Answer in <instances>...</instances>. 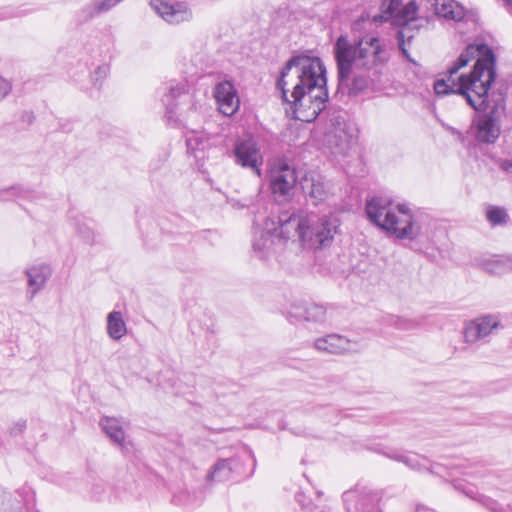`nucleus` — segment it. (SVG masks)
<instances>
[{"instance_id":"423d86ee","label":"nucleus","mask_w":512,"mask_h":512,"mask_svg":"<svg viewBox=\"0 0 512 512\" xmlns=\"http://www.w3.org/2000/svg\"><path fill=\"white\" fill-rule=\"evenodd\" d=\"M306 229L302 236V245L313 250L328 248L335 236L340 233V219L335 214L306 215Z\"/></svg>"},{"instance_id":"2f4dec72","label":"nucleus","mask_w":512,"mask_h":512,"mask_svg":"<svg viewBox=\"0 0 512 512\" xmlns=\"http://www.w3.org/2000/svg\"><path fill=\"white\" fill-rule=\"evenodd\" d=\"M401 0H384L381 5L382 15H379L378 18L381 21H386L390 17H393L394 13L400 7ZM374 20H377V16L374 17Z\"/></svg>"},{"instance_id":"9d476101","label":"nucleus","mask_w":512,"mask_h":512,"mask_svg":"<svg viewBox=\"0 0 512 512\" xmlns=\"http://www.w3.org/2000/svg\"><path fill=\"white\" fill-rule=\"evenodd\" d=\"M269 182L272 194L275 197L290 198L297 183L296 171L287 163L278 161L270 170Z\"/></svg>"},{"instance_id":"412c9836","label":"nucleus","mask_w":512,"mask_h":512,"mask_svg":"<svg viewBox=\"0 0 512 512\" xmlns=\"http://www.w3.org/2000/svg\"><path fill=\"white\" fill-rule=\"evenodd\" d=\"M123 0H91L79 10V18L83 22H88L95 17L109 12Z\"/></svg>"},{"instance_id":"dca6fc26","label":"nucleus","mask_w":512,"mask_h":512,"mask_svg":"<svg viewBox=\"0 0 512 512\" xmlns=\"http://www.w3.org/2000/svg\"><path fill=\"white\" fill-rule=\"evenodd\" d=\"M214 96L219 111L225 116L235 114L240 106V100L233 84L229 81L220 82L214 90Z\"/></svg>"},{"instance_id":"4468645a","label":"nucleus","mask_w":512,"mask_h":512,"mask_svg":"<svg viewBox=\"0 0 512 512\" xmlns=\"http://www.w3.org/2000/svg\"><path fill=\"white\" fill-rule=\"evenodd\" d=\"M347 512H377L379 496L377 493L350 490L343 493Z\"/></svg>"},{"instance_id":"e433bc0d","label":"nucleus","mask_w":512,"mask_h":512,"mask_svg":"<svg viewBox=\"0 0 512 512\" xmlns=\"http://www.w3.org/2000/svg\"><path fill=\"white\" fill-rule=\"evenodd\" d=\"M26 428V421L25 420H19L10 428V434L11 435H18L22 433Z\"/></svg>"},{"instance_id":"c85d7f7f","label":"nucleus","mask_w":512,"mask_h":512,"mask_svg":"<svg viewBox=\"0 0 512 512\" xmlns=\"http://www.w3.org/2000/svg\"><path fill=\"white\" fill-rule=\"evenodd\" d=\"M355 130L351 125L344 124L343 127L335 129L334 137L339 139L336 145L340 151H344L348 148L349 144L355 138Z\"/></svg>"},{"instance_id":"ddd939ff","label":"nucleus","mask_w":512,"mask_h":512,"mask_svg":"<svg viewBox=\"0 0 512 512\" xmlns=\"http://www.w3.org/2000/svg\"><path fill=\"white\" fill-rule=\"evenodd\" d=\"M500 326V320L496 315H484L469 321L465 325L464 339L466 343H476Z\"/></svg>"},{"instance_id":"9b49d317","label":"nucleus","mask_w":512,"mask_h":512,"mask_svg":"<svg viewBox=\"0 0 512 512\" xmlns=\"http://www.w3.org/2000/svg\"><path fill=\"white\" fill-rule=\"evenodd\" d=\"M301 188L314 206L323 203L332 194L331 183L321 174L307 173L300 181Z\"/></svg>"},{"instance_id":"20e7f679","label":"nucleus","mask_w":512,"mask_h":512,"mask_svg":"<svg viewBox=\"0 0 512 512\" xmlns=\"http://www.w3.org/2000/svg\"><path fill=\"white\" fill-rule=\"evenodd\" d=\"M367 218L381 230L399 240H418L427 236V216L414 213L405 203L394 204L384 197H373L365 206Z\"/></svg>"},{"instance_id":"b1692460","label":"nucleus","mask_w":512,"mask_h":512,"mask_svg":"<svg viewBox=\"0 0 512 512\" xmlns=\"http://www.w3.org/2000/svg\"><path fill=\"white\" fill-rule=\"evenodd\" d=\"M107 334L114 340L119 341L127 333V326L120 311H112L107 315Z\"/></svg>"},{"instance_id":"7ed1b4c3","label":"nucleus","mask_w":512,"mask_h":512,"mask_svg":"<svg viewBox=\"0 0 512 512\" xmlns=\"http://www.w3.org/2000/svg\"><path fill=\"white\" fill-rule=\"evenodd\" d=\"M333 55L337 66L338 88L350 96H357L370 85L367 72L386 61L378 37L363 36L350 39L340 35L333 44Z\"/></svg>"},{"instance_id":"c03bdc74","label":"nucleus","mask_w":512,"mask_h":512,"mask_svg":"<svg viewBox=\"0 0 512 512\" xmlns=\"http://www.w3.org/2000/svg\"><path fill=\"white\" fill-rule=\"evenodd\" d=\"M466 495H467V496H469V497H471V498H474V497L472 496V494H470L469 492H466Z\"/></svg>"},{"instance_id":"aec40b11","label":"nucleus","mask_w":512,"mask_h":512,"mask_svg":"<svg viewBox=\"0 0 512 512\" xmlns=\"http://www.w3.org/2000/svg\"><path fill=\"white\" fill-rule=\"evenodd\" d=\"M238 469V461L235 458L220 459L207 474V481L211 483L224 482L232 478Z\"/></svg>"},{"instance_id":"39448f33","label":"nucleus","mask_w":512,"mask_h":512,"mask_svg":"<svg viewBox=\"0 0 512 512\" xmlns=\"http://www.w3.org/2000/svg\"><path fill=\"white\" fill-rule=\"evenodd\" d=\"M475 111L481 112L472 121L471 132L479 143L494 144L501 134V120L506 111V92L503 88L471 96Z\"/></svg>"},{"instance_id":"6ab92c4d","label":"nucleus","mask_w":512,"mask_h":512,"mask_svg":"<svg viewBox=\"0 0 512 512\" xmlns=\"http://www.w3.org/2000/svg\"><path fill=\"white\" fill-rule=\"evenodd\" d=\"M186 146L187 152L194 157L198 168L201 169L210 147L208 137L202 132L191 131L186 136Z\"/></svg>"},{"instance_id":"f704fd0d","label":"nucleus","mask_w":512,"mask_h":512,"mask_svg":"<svg viewBox=\"0 0 512 512\" xmlns=\"http://www.w3.org/2000/svg\"><path fill=\"white\" fill-rule=\"evenodd\" d=\"M492 512H506V509L496 503L494 500L481 496L479 499Z\"/></svg>"},{"instance_id":"a19ab883","label":"nucleus","mask_w":512,"mask_h":512,"mask_svg":"<svg viewBox=\"0 0 512 512\" xmlns=\"http://www.w3.org/2000/svg\"><path fill=\"white\" fill-rule=\"evenodd\" d=\"M402 322L403 323H401V325H399V328H401V329H410L413 327V324L410 321H402Z\"/></svg>"},{"instance_id":"0eeeda50","label":"nucleus","mask_w":512,"mask_h":512,"mask_svg":"<svg viewBox=\"0 0 512 512\" xmlns=\"http://www.w3.org/2000/svg\"><path fill=\"white\" fill-rule=\"evenodd\" d=\"M166 108L165 117L170 123H177L181 118L198 109L194 96L188 92L185 81H170L167 92L162 97Z\"/></svg>"},{"instance_id":"37998d69","label":"nucleus","mask_w":512,"mask_h":512,"mask_svg":"<svg viewBox=\"0 0 512 512\" xmlns=\"http://www.w3.org/2000/svg\"><path fill=\"white\" fill-rule=\"evenodd\" d=\"M27 115H28L29 121L31 122L32 118H33V115L32 114H27Z\"/></svg>"},{"instance_id":"c9c22d12","label":"nucleus","mask_w":512,"mask_h":512,"mask_svg":"<svg viewBox=\"0 0 512 512\" xmlns=\"http://www.w3.org/2000/svg\"><path fill=\"white\" fill-rule=\"evenodd\" d=\"M12 90V84L6 78L0 76V101H2Z\"/></svg>"},{"instance_id":"72a5a7b5","label":"nucleus","mask_w":512,"mask_h":512,"mask_svg":"<svg viewBox=\"0 0 512 512\" xmlns=\"http://www.w3.org/2000/svg\"><path fill=\"white\" fill-rule=\"evenodd\" d=\"M28 191L22 186H11L0 190V201H9L18 197H24Z\"/></svg>"},{"instance_id":"7c9ffc66","label":"nucleus","mask_w":512,"mask_h":512,"mask_svg":"<svg viewBox=\"0 0 512 512\" xmlns=\"http://www.w3.org/2000/svg\"><path fill=\"white\" fill-rule=\"evenodd\" d=\"M308 302L305 301H297L293 302L288 311L287 318L291 323H300L303 322V316L305 314L306 305Z\"/></svg>"},{"instance_id":"f257e3e1","label":"nucleus","mask_w":512,"mask_h":512,"mask_svg":"<svg viewBox=\"0 0 512 512\" xmlns=\"http://www.w3.org/2000/svg\"><path fill=\"white\" fill-rule=\"evenodd\" d=\"M276 87L281 91L287 115L293 119L309 123L326 108V67L319 57L298 54L289 58Z\"/></svg>"},{"instance_id":"393cba45","label":"nucleus","mask_w":512,"mask_h":512,"mask_svg":"<svg viewBox=\"0 0 512 512\" xmlns=\"http://www.w3.org/2000/svg\"><path fill=\"white\" fill-rule=\"evenodd\" d=\"M383 454L391 460L405 464L412 470H421L425 467V465L422 463L425 461V459L415 453H404L398 450L390 449L389 451H385Z\"/></svg>"},{"instance_id":"f8f14e48","label":"nucleus","mask_w":512,"mask_h":512,"mask_svg":"<svg viewBox=\"0 0 512 512\" xmlns=\"http://www.w3.org/2000/svg\"><path fill=\"white\" fill-rule=\"evenodd\" d=\"M306 213L304 212H285L278 217L277 234L281 240H287L298 236L302 242L303 232L306 229Z\"/></svg>"},{"instance_id":"a211bd4d","label":"nucleus","mask_w":512,"mask_h":512,"mask_svg":"<svg viewBox=\"0 0 512 512\" xmlns=\"http://www.w3.org/2000/svg\"><path fill=\"white\" fill-rule=\"evenodd\" d=\"M352 343L339 334H329L314 341V348L326 354L340 355L351 350Z\"/></svg>"},{"instance_id":"f03ea898","label":"nucleus","mask_w":512,"mask_h":512,"mask_svg":"<svg viewBox=\"0 0 512 512\" xmlns=\"http://www.w3.org/2000/svg\"><path fill=\"white\" fill-rule=\"evenodd\" d=\"M496 78V57L484 43L470 44L447 70V78L434 83L439 96L457 94L468 105H474L471 96L486 93Z\"/></svg>"},{"instance_id":"ea45409f","label":"nucleus","mask_w":512,"mask_h":512,"mask_svg":"<svg viewBox=\"0 0 512 512\" xmlns=\"http://www.w3.org/2000/svg\"><path fill=\"white\" fill-rule=\"evenodd\" d=\"M503 2L507 11L512 15V0H503Z\"/></svg>"},{"instance_id":"bb28decb","label":"nucleus","mask_w":512,"mask_h":512,"mask_svg":"<svg viewBox=\"0 0 512 512\" xmlns=\"http://www.w3.org/2000/svg\"><path fill=\"white\" fill-rule=\"evenodd\" d=\"M28 286L30 289V298H33L44 286L47 275L43 267H32L26 270Z\"/></svg>"},{"instance_id":"c756f323","label":"nucleus","mask_w":512,"mask_h":512,"mask_svg":"<svg viewBox=\"0 0 512 512\" xmlns=\"http://www.w3.org/2000/svg\"><path fill=\"white\" fill-rule=\"evenodd\" d=\"M486 218L492 226L504 225L509 219L506 210L498 206H489L486 210Z\"/></svg>"},{"instance_id":"a878e982","label":"nucleus","mask_w":512,"mask_h":512,"mask_svg":"<svg viewBox=\"0 0 512 512\" xmlns=\"http://www.w3.org/2000/svg\"><path fill=\"white\" fill-rule=\"evenodd\" d=\"M483 267L492 274L512 271V255L493 256L483 262Z\"/></svg>"},{"instance_id":"58836bf2","label":"nucleus","mask_w":512,"mask_h":512,"mask_svg":"<svg viewBox=\"0 0 512 512\" xmlns=\"http://www.w3.org/2000/svg\"><path fill=\"white\" fill-rule=\"evenodd\" d=\"M78 232L83 236V238L85 240H89L90 239V231H89L88 228H85L84 230L79 229Z\"/></svg>"},{"instance_id":"2eb2a0df","label":"nucleus","mask_w":512,"mask_h":512,"mask_svg":"<svg viewBox=\"0 0 512 512\" xmlns=\"http://www.w3.org/2000/svg\"><path fill=\"white\" fill-rule=\"evenodd\" d=\"M150 7L164 21L170 24H179L189 21L192 17L191 11L181 3L170 4L163 0H151Z\"/></svg>"},{"instance_id":"4be33fe9","label":"nucleus","mask_w":512,"mask_h":512,"mask_svg":"<svg viewBox=\"0 0 512 512\" xmlns=\"http://www.w3.org/2000/svg\"><path fill=\"white\" fill-rule=\"evenodd\" d=\"M100 426L103 432L115 444L123 447L125 445V431L122 421L115 417L105 416L100 420Z\"/></svg>"},{"instance_id":"1a4fd4ad","label":"nucleus","mask_w":512,"mask_h":512,"mask_svg":"<svg viewBox=\"0 0 512 512\" xmlns=\"http://www.w3.org/2000/svg\"><path fill=\"white\" fill-rule=\"evenodd\" d=\"M232 153L237 165L250 169L258 177L262 176L263 155L252 137L236 140Z\"/></svg>"},{"instance_id":"79ce46f5","label":"nucleus","mask_w":512,"mask_h":512,"mask_svg":"<svg viewBox=\"0 0 512 512\" xmlns=\"http://www.w3.org/2000/svg\"><path fill=\"white\" fill-rule=\"evenodd\" d=\"M304 498H305V496L302 493H298L296 495L297 502L300 503L303 507H305V505H304Z\"/></svg>"},{"instance_id":"cd10ccee","label":"nucleus","mask_w":512,"mask_h":512,"mask_svg":"<svg viewBox=\"0 0 512 512\" xmlns=\"http://www.w3.org/2000/svg\"><path fill=\"white\" fill-rule=\"evenodd\" d=\"M326 318V309L322 305L308 302L303 316V322L322 323Z\"/></svg>"},{"instance_id":"5701e85b","label":"nucleus","mask_w":512,"mask_h":512,"mask_svg":"<svg viewBox=\"0 0 512 512\" xmlns=\"http://www.w3.org/2000/svg\"><path fill=\"white\" fill-rule=\"evenodd\" d=\"M435 14L445 19L460 21L464 18V8L454 0H435Z\"/></svg>"},{"instance_id":"6e6552de","label":"nucleus","mask_w":512,"mask_h":512,"mask_svg":"<svg viewBox=\"0 0 512 512\" xmlns=\"http://www.w3.org/2000/svg\"><path fill=\"white\" fill-rule=\"evenodd\" d=\"M418 7L414 0L409 1L402 8H398V10L394 13L393 17L396 18V22L400 24L402 27L397 31V41L398 47L401 50L403 56L410 62H414L410 57L408 50L406 48V42H410L414 37L413 30L418 28L416 18Z\"/></svg>"},{"instance_id":"473e14b6","label":"nucleus","mask_w":512,"mask_h":512,"mask_svg":"<svg viewBox=\"0 0 512 512\" xmlns=\"http://www.w3.org/2000/svg\"><path fill=\"white\" fill-rule=\"evenodd\" d=\"M110 72V66L106 63L99 65L90 75L92 84L100 88Z\"/></svg>"},{"instance_id":"4c0bfd02","label":"nucleus","mask_w":512,"mask_h":512,"mask_svg":"<svg viewBox=\"0 0 512 512\" xmlns=\"http://www.w3.org/2000/svg\"><path fill=\"white\" fill-rule=\"evenodd\" d=\"M499 167L503 170V171H510V169L512 168V161L511 160H508V159H505V160H501L500 163H499Z\"/></svg>"},{"instance_id":"f3484780","label":"nucleus","mask_w":512,"mask_h":512,"mask_svg":"<svg viewBox=\"0 0 512 512\" xmlns=\"http://www.w3.org/2000/svg\"><path fill=\"white\" fill-rule=\"evenodd\" d=\"M277 242H281V239L277 234L275 222L273 220H267L265 222V228L254 233L252 247L260 258H265L273 251Z\"/></svg>"}]
</instances>
